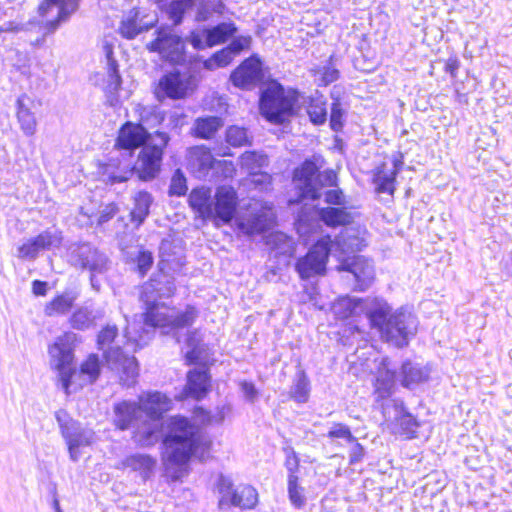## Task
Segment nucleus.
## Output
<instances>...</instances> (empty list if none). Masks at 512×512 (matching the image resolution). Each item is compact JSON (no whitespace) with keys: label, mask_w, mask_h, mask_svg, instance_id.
<instances>
[{"label":"nucleus","mask_w":512,"mask_h":512,"mask_svg":"<svg viewBox=\"0 0 512 512\" xmlns=\"http://www.w3.org/2000/svg\"><path fill=\"white\" fill-rule=\"evenodd\" d=\"M115 429L125 431L133 427L139 420L141 413L139 405L134 401L122 400L113 406Z\"/></svg>","instance_id":"a878e982"},{"label":"nucleus","mask_w":512,"mask_h":512,"mask_svg":"<svg viewBox=\"0 0 512 512\" xmlns=\"http://www.w3.org/2000/svg\"><path fill=\"white\" fill-rule=\"evenodd\" d=\"M339 78V71L334 67H326L322 72L321 81L324 85L336 81Z\"/></svg>","instance_id":"e2e57ef3"},{"label":"nucleus","mask_w":512,"mask_h":512,"mask_svg":"<svg viewBox=\"0 0 512 512\" xmlns=\"http://www.w3.org/2000/svg\"><path fill=\"white\" fill-rule=\"evenodd\" d=\"M241 197L238 190L231 184H221L211 194V188L195 187L188 196V205L203 221L211 222L219 228L229 225L239 214Z\"/></svg>","instance_id":"f03ea898"},{"label":"nucleus","mask_w":512,"mask_h":512,"mask_svg":"<svg viewBox=\"0 0 512 512\" xmlns=\"http://www.w3.org/2000/svg\"><path fill=\"white\" fill-rule=\"evenodd\" d=\"M327 102L323 96L310 97L307 105V114L315 125L324 124L327 119Z\"/></svg>","instance_id":"4c0bfd02"},{"label":"nucleus","mask_w":512,"mask_h":512,"mask_svg":"<svg viewBox=\"0 0 512 512\" xmlns=\"http://www.w3.org/2000/svg\"><path fill=\"white\" fill-rule=\"evenodd\" d=\"M75 334L64 332L48 347V352L54 362L53 370L59 374V379L66 394L70 393V386L74 382L77 370L73 367Z\"/></svg>","instance_id":"9d476101"},{"label":"nucleus","mask_w":512,"mask_h":512,"mask_svg":"<svg viewBox=\"0 0 512 512\" xmlns=\"http://www.w3.org/2000/svg\"><path fill=\"white\" fill-rule=\"evenodd\" d=\"M286 452L284 467L287 470V492L292 506L296 509H302L306 504L305 489L300 485V457L293 449H284Z\"/></svg>","instance_id":"f3484780"},{"label":"nucleus","mask_w":512,"mask_h":512,"mask_svg":"<svg viewBox=\"0 0 512 512\" xmlns=\"http://www.w3.org/2000/svg\"><path fill=\"white\" fill-rule=\"evenodd\" d=\"M241 389L244 392V394L250 399L255 398V396L257 395V390L252 382L243 381L241 383Z\"/></svg>","instance_id":"774afa93"},{"label":"nucleus","mask_w":512,"mask_h":512,"mask_svg":"<svg viewBox=\"0 0 512 512\" xmlns=\"http://www.w3.org/2000/svg\"><path fill=\"white\" fill-rule=\"evenodd\" d=\"M224 127V119L218 115H203L195 118L190 135L195 139L213 140Z\"/></svg>","instance_id":"bb28decb"},{"label":"nucleus","mask_w":512,"mask_h":512,"mask_svg":"<svg viewBox=\"0 0 512 512\" xmlns=\"http://www.w3.org/2000/svg\"><path fill=\"white\" fill-rule=\"evenodd\" d=\"M153 202L151 193L146 190L138 191L133 197V208L130 211V221L136 228L140 227L150 213Z\"/></svg>","instance_id":"7c9ffc66"},{"label":"nucleus","mask_w":512,"mask_h":512,"mask_svg":"<svg viewBox=\"0 0 512 512\" xmlns=\"http://www.w3.org/2000/svg\"><path fill=\"white\" fill-rule=\"evenodd\" d=\"M319 220L329 228L349 226L354 222V215L345 206H326L317 210Z\"/></svg>","instance_id":"cd10ccee"},{"label":"nucleus","mask_w":512,"mask_h":512,"mask_svg":"<svg viewBox=\"0 0 512 512\" xmlns=\"http://www.w3.org/2000/svg\"><path fill=\"white\" fill-rule=\"evenodd\" d=\"M93 323L90 312L85 308L76 309L69 318V324L73 329L85 330Z\"/></svg>","instance_id":"09e8293b"},{"label":"nucleus","mask_w":512,"mask_h":512,"mask_svg":"<svg viewBox=\"0 0 512 512\" xmlns=\"http://www.w3.org/2000/svg\"><path fill=\"white\" fill-rule=\"evenodd\" d=\"M58 422L60 433L65 439L70 456L76 460L79 448L81 446H88L91 441L85 436L80 424L74 420L66 410L60 409L55 413Z\"/></svg>","instance_id":"dca6fc26"},{"label":"nucleus","mask_w":512,"mask_h":512,"mask_svg":"<svg viewBox=\"0 0 512 512\" xmlns=\"http://www.w3.org/2000/svg\"><path fill=\"white\" fill-rule=\"evenodd\" d=\"M101 373V362L99 356L95 353L89 354L80 364L76 376L83 377L84 381L80 386L95 382Z\"/></svg>","instance_id":"f704fd0d"},{"label":"nucleus","mask_w":512,"mask_h":512,"mask_svg":"<svg viewBox=\"0 0 512 512\" xmlns=\"http://www.w3.org/2000/svg\"><path fill=\"white\" fill-rule=\"evenodd\" d=\"M118 337V327L116 325L107 324L101 328L97 335L96 343L98 349L110 346Z\"/></svg>","instance_id":"603ef678"},{"label":"nucleus","mask_w":512,"mask_h":512,"mask_svg":"<svg viewBox=\"0 0 512 512\" xmlns=\"http://www.w3.org/2000/svg\"><path fill=\"white\" fill-rule=\"evenodd\" d=\"M103 358L123 384L131 385L136 382L139 364L134 355L126 354L121 347H114L104 351Z\"/></svg>","instance_id":"2eb2a0df"},{"label":"nucleus","mask_w":512,"mask_h":512,"mask_svg":"<svg viewBox=\"0 0 512 512\" xmlns=\"http://www.w3.org/2000/svg\"><path fill=\"white\" fill-rule=\"evenodd\" d=\"M299 98L296 88L285 87L278 80L270 79L259 97L260 113L269 123L283 125L298 114Z\"/></svg>","instance_id":"39448f33"},{"label":"nucleus","mask_w":512,"mask_h":512,"mask_svg":"<svg viewBox=\"0 0 512 512\" xmlns=\"http://www.w3.org/2000/svg\"><path fill=\"white\" fill-rule=\"evenodd\" d=\"M134 270L140 278H144L154 264V256L150 250L140 248L133 258Z\"/></svg>","instance_id":"37998d69"},{"label":"nucleus","mask_w":512,"mask_h":512,"mask_svg":"<svg viewBox=\"0 0 512 512\" xmlns=\"http://www.w3.org/2000/svg\"><path fill=\"white\" fill-rule=\"evenodd\" d=\"M334 241L329 234L317 239L308 251L295 262V270L302 280L324 276Z\"/></svg>","instance_id":"9b49d317"},{"label":"nucleus","mask_w":512,"mask_h":512,"mask_svg":"<svg viewBox=\"0 0 512 512\" xmlns=\"http://www.w3.org/2000/svg\"><path fill=\"white\" fill-rule=\"evenodd\" d=\"M360 303V299H343L338 301L333 306L334 319L336 321H345L353 317L355 315V310Z\"/></svg>","instance_id":"c03bdc74"},{"label":"nucleus","mask_w":512,"mask_h":512,"mask_svg":"<svg viewBox=\"0 0 512 512\" xmlns=\"http://www.w3.org/2000/svg\"><path fill=\"white\" fill-rule=\"evenodd\" d=\"M48 291V284L42 280H34L32 282V293L35 296H45Z\"/></svg>","instance_id":"338daca9"},{"label":"nucleus","mask_w":512,"mask_h":512,"mask_svg":"<svg viewBox=\"0 0 512 512\" xmlns=\"http://www.w3.org/2000/svg\"><path fill=\"white\" fill-rule=\"evenodd\" d=\"M327 437L334 443H337L339 439L347 443L355 441V436L350 427L342 422L333 423L332 427L327 432Z\"/></svg>","instance_id":"de8ad7c7"},{"label":"nucleus","mask_w":512,"mask_h":512,"mask_svg":"<svg viewBox=\"0 0 512 512\" xmlns=\"http://www.w3.org/2000/svg\"><path fill=\"white\" fill-rule=\"evenodd\" d=\"M188 159L201 172H208L216 167L211 148L204 144L189 148Z\"/></svg>","instance_id":"473e14b6"},{"label":"nucleus","mask_w":512,"mask_h":512,"mask_svg":"<svg viewBox=\"0 0 512 512\" xmlns=\"http://www.w3.org/2000/svg\"><path fill=\"white\" fill-rule=\"evenodd\" d=\"M310 387L308 379L302 375L293 385L290 398L297 403H305L309 399Z\"/></svg>","instance_id":"3c124183"},{"label":"nucleus","mask_w":512,"mask_h":512,"mask_svg":"<svg viewBox=\"0 0 512 512\" xmlns=\"http://www.w3.org/2000/svg\"><path fill=\"white\" fill-rule=\"evenodd\" d=\"M41 101L21 94L16 100V119L20 129L26 136H33L37 130V120L34 110L41 106Z\"/></svg>","instance_id":"4be33fe9"},{"label":"nucleus","mask_w":512,"mask_h":512,"mask_svg":"<svg viewBox=\"0 0 512 512\" xmlns=\"http://www.w3.org/2000/svg\"><path fill=\"white\" fill-rule=\"evenodd\" d=\"M212 391V376L210 365L203 364V368L190 369L186 373V384L183 387L179 400L193 399L201 401L205 399Z\"/></svg>","instance_id":"a211bd4d"},{"label":"nucleus","mask_w":512,"mask_h":512,"mask_svg":"<svg viewBox=\"0 0 512 512\" xmlns=\"http://www.w3.org/2000/svg\"><path fill=\"white\" fill-rule=\"evenodd\" d=\"M264 65L257 54L242 60L229 76L232 85L241 90H252L264 80Z\"/></svg>","instance_id":"ddd939ff"},{"label":"nucleus","mask_w":512,"mask_h":512,"mask_svg":"<svg viewBox=\"0 0 512 512\" xmlns=\"http://www.w3.org/2000/svg\"><path fill=\"white\" fill-rule=\"evenodd\" d=\"M216 167L220 168L225 176H233L236 171L235 165L229 160H216Z\"/></svg>","instance_id":"69168bd1"},{"label":"nucleus","mask_w":512,"mask_h":512,"mask_svg":"<svg viewBox=\"0 0 512 512\" xmlns=\"http://www.w3.org/2000/svg\"><path fill=\"white\" fill-rule=\"evenodd\" d=\"M396 371L389 368V359L382 358L372 381L373 395L376 401H384L392 396L395 389Z\"/></svg>","instance_id":"b1692460"},{"label":"nucleus","mask_w":512,"mask_h":512,"mask_svg":"<svg viewBox=\"0 0 512 512\" xmlns=\"http://www.w3.org/2000/svg\"><path fill=\"white\" fill-rule=\"evenodd\" d=\"M252 37L250 35H240L232 39V41L225 46L230 52L233 58L243 51H247L251 48Z\"/></svg>","instance_id":"5fc2aeb1"},{"label":"nucleus","mask_w":512,"mask_h":512,"mask_svg":"<svg viewBox=\"0 0 512 512\" xmlns=\"http://www.w3.org/2000/svg\"><path fill=\"white\" fill-rule=\"evenodd\" d=\"M155 279L150 278L142 287L140 299L145 303L142 313L143 323L154 329H169L170 315L174 307L163 302L153 301V298H170L174 296L176 287L173 282H169L166 293H159L155 287Z\"/></svg>","instance_id":"6e6552de"},{"label":"nucleus","mask_w":512,"mask_h":512,"mask_svg":"<svg viewBox=\"0 0 512 512\" xmlns=\"http://www.w3.org/2000/svg\"><path fill=\"white\" fill-rule=\"evenodd\" d=\"M61 240L60 233L44 230L18 247V257L21 259H35L40 251L59 246Z\"/></svg>","instance_id":"5701e85b"},{"label":"nucleus","mask_w":512,"mask_h":512,"mask_svg":"<svg viewBox=\"0 0 512 512\" xmlns=\"http://www.w3.org/2000/svg\"><path fill=\"white\" fill-rule=\"evenodd\" d=\"M330 128L335 132H340L343 128V111L337 105L331 109Z\"/></svg>","instance_id":"bf43d9fd"},{"label":"nucleus","mask_w":512,"mask_h":512,"mask_svg":"<svg viewBox=\"0 0 512 512\" xmlns=\"http://www.w3.org/2000/svg\"><path fill=\"white\" fill-rule=\"evenodd\" d=\"M156 466V459L148 454H131L125 457L121 462V467L123 469H130L138 472L144 480L151 477Z\"/></svg>","instance_id":"c85d7f7f"},{"label":"nucleus","mask_w":512,"mask_h":512,"mask_svg":"<svg viewBox=\"0 0 512 512\" xmlns=\"http://www.w3.org/2000/svg\"><path fill=\"white\" fill-rule=\"evenodd\" d=\"M198 315L199 312L195 306L187 305L183 311L170 315L169 329L180 330L189 328L195 323Z\"/></svg>","instance_id":"e433bc0d"},{"label":"nucleus","mask_w":512,"mask_h":512,"mask_svg":"<svg viewBox=\"0 0 512 512\" xmlns=\"http://www.w3.org/2000/svg\"><path fill=\"white\" fill-rule=\"evenodd\" d=\"M79 0H41L36 13L41 19L42 34L31 42L35 49L46 47V38L54 34L78 10Z\"/></svg>","instance_id":"0eeeda50"},{"label":"nucleus","mask_w":512,"mask_h":512,"mask_svg":"<svg viewBox=\"0 0 512 512\" xmlns=\"http://www.w3.org/2000/svg\"><path fill=\"white\" fill-rule=\"evenodd\" d=\"M187 342L191 348L184 355L185 364L188 366L201 365V368H203L205 363L202 362L205 352L204 346L200 344L199 340L195 339L194 333L189 335Z\"/></svg>","instance_id":"ea45409f"},{"label":"nucleus","mask_w":512,"mask_h":512,"mask_svg":"<svg viewBox=\"0 0 512 512\" xmlns=\"http://www.w3.org/2000/svg\"><path fill=\"white\" fill-rule=\"evenodd\" d=\"M401 384L406 388L419 384L426 380V376L421 368L414 367L410 362H405L401 366Z\"/></svg>","instance_id":"a19ab883"},{"label":"nucleus","mask_w":512,"mask_h":512,"mask_svg":"<svg viewBox=\"0 0 512 512\" xmlns=\"http://www.w3.org/2000/svg\"><path fill=\"white\" fill-rule=\"evenodd\" d=\"M120 211L118 203L112 201L103 206L100 210L98 218L96 220L97 225L102 226L103 224L112 220Z\"/></svg>","instance_id":"6e6d98bb"},{"label":"nucleus","mask_w":512,"mask_h":512,"mask_svg":"<svg viewBox=\"0 0 512 512\" xmlns=\"http://www.w3.org/2000/svg\"><path fill=\"white\" fill-rule=\"evenodd\" d=\"M187 190V179L184 173L180 169L175 170L168 189L169 196L181 197L187 193Z\"/></svg>","instance_id":"8fccbe9b"},{"label":"nucleus","mask_w":512,"mask_h":512,"mask_svg":"<svg viewBox=\"0 0 512 512\" xmlns=\"http://www.w3.org/2000/svg\"><path fill=\"white\" fill-rule=\"evenodd\" d=\"M147 29V26L144 27L139 23L138 13H134L121 21L119 33L125 39H133Z\"/></svg>","instance_id":"79ce46f5"},{"label":"nucleus","mask_w":512,"mask_h":512,"mask_svg":"<svg viewBox=\"0 0 512 512\" xmlns=\"http://www.w3.org/2000/svg\"><path fill=\"white\" fill-rule=\"evenodd\" d=\"M220 492L232 506L241 510H253L259 503L258 491L250 484H240L237 487L231 483L223 484Z\"/></svg>","instance_id":"412c9836"},{"label":"nucleus","mask_w":512,"mask_h":512,"mask_svg":"<svg viewBox=\"0 0 512 512\" xmlns=\"http://www.w3.org/2000/svg\"><path fill=\"white\" fill-rule=\"evenodd\" d=\"M367 316L370 326L378 330L383 341L397 347L408 344V329L403 317L392 313L388 306L376 307Z\"/></svg>","instance_id":"1a4fd4ad"},{"label":"nucleus","mask_w":512,"mask_h":512,"mask_svg":"<svg viewBox=\"0 0 512 512\" xmlns=\"http://www.w3.org/2000/svg\"><path fill=\"white\" fill-rule=\"evenodd\" d=\"M234 58L226 47L213 53L209 58L203 61V67L207 70L224 68L233 62Z\"/></svg>","instance_id":"a18cd8bd"},{"label":"nucleus","mask_w":512,"mask_h":512,"mask_svg":"<svg viewBox=\"0 0 512 512\" xmlns=\"http://www.w3.org/2000/svg\"><path fill=\"white\" fill-rule=\"evenodd\" d=\"M156 428L149 427L146 430L136 429L132 433V439L140 447H151L156 443Z\"/></svg>","instance_id":"864d4df0"},{"label":"nucleus","mask_w":512,"mask_h":512,"mask_svg":"<svg viewBox=\"0 0 512 512\" xmlns=\"http://www.w3.org/2000/svg\"><path fill=\"white\" fill-rule=\"evenodd\" d=\"M173 259L169 257H161L157 264L158 272L163 275H169L177 270L176 267L173 266Z\"/></svg>","instance_id":"052dcab7"},{"label":"nucleus","mask_w":512,"mask_h":512,"mask_svg":"<svg viewBox=\"0 0 512 512\" xmlns=\"http://www.w3.org/2000/svg\"><path fill=\"white\" fill-rule=\"evenodd\" d=\"M348 444L352 445V448L349 452V464L354 465L363 460L365 456V449L363 445L358 441L355 437V441L349 442Z\"/></svg>","instance_id":"13d9d810"},{"label":"nucleus","mask_w":512,"mask_h":512,"mask_svg":"<svg viewBox=\"0 0 512 512\" xmlns=\"http://www.w3.org/2000/svg\"><path fill=\"white\" fill-rule=\"evenodd\" d=\"M170 135L166 131L156 130L150 133L143 124L125 121L118 128L113 148L118 152H127L132 156L136 150L140 155L143 150L153 152V171L161 173L166 150L170 143Z\"/></svg>","instance_id":"7ed1b4c3"},{"label":"nucleus","mask_w":512,"mask_h":512,"mask_svg":"<svg viewBox=\"0 0 512 512\" xmlns=\"http://www.w3.org/2000/svg\"><path fill=\"white\" fill-rule=\"evenodd\" d=\"M237 26L234 22H221L217 25L203 30L205 36V46L214 47L225 43L237 32Z\"/></svg>","instance_id":"c756f323"},{"label":"nucleus","mask_w":512,"mask_h":512,"mask_svg":"<svg viewBox=\"0 0 512 512\" xmlns=\"http://www.w3.org/2000/svg\"><path fill=\"white\" fill-rule=\"evenodd\" d=\"M267 156L257 151H245L239 157L240 168L245 170L249 177L261 175L263 181H269L267 173H260V169L266 165Z\"/></svg>","instance_id":"2f4dec72"},{"label":"nucleus","mask_w":512,"mask_h":512,"mask_svg":"<svg viewBox=\"0 0 512 512\" xmlns=\"http://www.w3.org/2000/svg\"><path fill=\"white\" fill-rule=\"evenodd\" d=\"M402 160H396L394 162V168L387 172L386 163L382 162L378 164L372 171L371 182L374 185L375 192L377 194H388L393 197L397 188V175L401 169Z\"/></svg>","instance_id":"393cba45"},{"label":"nucleus","mask_w":512,"mask_h":512,"mask_svg":"<svg viewBox=\"0 0 512 512\" xmlns=\"http://www.w3.org/2000/svg\"><path fill=\"white\" fill-rule=\"evenodd\" d=\"M75 296L69 292L56 294L44 306V314L47 317L61 316L68 313L74 306Z\"/></svg>","instance_id":"72a5a7b5"},{"label":"nucleus","mask_w":512,"mask_h":512,"mask_svg":"<svg viewBox=\"0 0 512 512\" xmlns=\"http://www.w3.org/2000/svg\"><path fill=\"white\" fill-rule=\"evenodd\" d=\"M192 79L191 75H186L178 70L166 72L156 83L154 95L158 100L183 99L193 90Z\"/></svg>","instance_id":"4468645a"},{"label":"nucleus","mask_w":512,"mask_h":512,"mask_svg":"<svg viewBox=\"0 0 512 512\" xmlns=\"http://www.w3.org/2000/svg\"><path fill=\"white\" fill-rule=\"evenodd\" d=\"M149 52L158 53L160 57L173 65L186 61V42L168 28H159L155 38L146 45Z\"/></svg>","instance_id":"f8f14e48"},{"label":"nucleus","mask_w":512,"mask_h":512,"mask_svg":"<svg viewBox=\"0 0 512 512\" xmlns=\"http://www.w3.org/2000/svg\"><path fill=\"white\" fill-rule=\"evenodd\" d=\"M324 163V158L315 154L293 169L291 182L296 196L287 201L288 206L301 204L305 200L317 201L321 198V188L338 186V174L335 170L321 171Z\"/></svg>","instance_id":"20e7f679"},{"label":"nucleus","mask_w":512,"mask_h":512,"mask_svg":"<svg viewBox=\"0 0 512 512\" xmlns=\"http://www.w3.org/2000/svg\"><path fill=\"white\" fill-rule=\"evenodd\" d=\"M460 68V60L456 55L450 56L444 66V71L448 73L452 78L457 77V71Z\"/></svg>","instance_id":"680f3d73"},{"label":"nucleus","mask_w":512,"mask_h":512,"mask_svg":"<svg viewBox=\"0 0 512 512\" xmlns=\"http://www.w3.org/2000/svg\"><path fill=\"white\" fill-rule=\"evenodd\" d=\"M108 74L112 78L115 88H118L121 85V76L118 72V64L116 60L108 62Z\"/></svg>","instance_id":"0e129e2a"},{"label":"nucleus","mask_w":512,"mask_h":512,"mask_svg":"<svg viewBox=\"0 0 512 512\" xmlns=\"http://www.w3.org/2000/svg\"><path fill=\"white\" fill-rule=\"evenodd\" d=\"M236 228L245 236L252 237L266 231L267 223L264 213H254L248 219H239Z\"/></svg>","instance_id":"c9c22d12"},{"label":"nucleus","mask_w":512,"mask_h":512,"mask_svg":"<svg viewBox=\"0 0 512 512\" xmlns=\"http://www.w3.org/2000/svg\"><path fill=\"white\" fill-rule=\"evenodd\" d=\"M140 413L150 421H160L172 408V400L160 391H148L138 397Z\"/></svg>","instance_id":"aec40b11"},{"label":"nucleus","mask_w":512,"mask_h":512,"mask_svg":"<svg viewBox=\"0 0 512 512\" xmlns=\"http://www.w3.org/2000/svg\"><path fill=\"white\" fill-rule=\"evenodd\" d=\"M153 162V152L146 149L136 156L131 165H125L119 158L98 162L97 173L102 181L110 185L127 182L132 176L141 182H149L160 175L153 171Z\"/></svg>","instance_id":"423d86ee"},{"label":"nucleus","mask_w":512,"mask_h":512,"mask_svg":"<svg viewBox=\"0 0 512 512\" xmlns=\"http://www.w3.org/2000/svg\"><path fill=\"white\" fill-rule=\"evenodd\" d=\"M396 424L398 427V433L403 436L405 439H413L417 435V429L420 426V423L411 413H403L400 415Z\"/></svg>","instance_id":"58836bf2"},{"label":"nucleus","mask_w":512,"mask_h":512,"mask_svg":"<svg viewBox=\"0 0 512 512\" xmlns=\"http://www.w3.org/2000/svg\"><path fill=\"white\" fill-rule=\"evenodd\" d=\"M325 202L329 206L340 207L345 203V195L342 189L335 188L325 192Z\"/></svg>","instance_id":"4d7b16f0"},{"label":"nucleus","mask_w":512,"mask_h":512,"mask_svg":"<svg viewBox=\"0 0 512 512\" xmlns=\"http://www.w3.org/2000/svg\"><path fill=\"white\" fill-rule=\"evenodd\" d=\"M192 412L196 423L187 416L174 415L162 438L163 475L169 482L179 481L188 474L193 457L205 461L212 456L213 441L202 434L200 428L212 424L214 416L203 406H195Z\"/></svg>","instance_id":"f257e3e1"},{"label":"nucleus","mask_w":512,"mask_h":512,"mask_svg":"<svg viewBox=\"0 0 512 512\" xmlns=\"http://www.w3.org/2000/svg\"><path fill=\"white\" fill-rule=\"evenodd\" d=\"M339 272H349L355 279V290L364 291L374 279L373 268L363 256L354 255L341 260L336 267Z\"/></svg>","instance_id":"6ab92c4d"},{"label":"nucleus","mask_w":512,"mask_h":512,"mask_svg":"<svg viewBox=\"0 0 512 512\" xmlns=\"http://www.w3.org/2000/svg\"><path fill=\"white\" fill-rule=\"evenodd\" d=\"M225 142L234 148L243 147L250 143L246 129L236 125H231L226 129Z\"/></svg>","instance_id":"49530a36"}]
</instances>
